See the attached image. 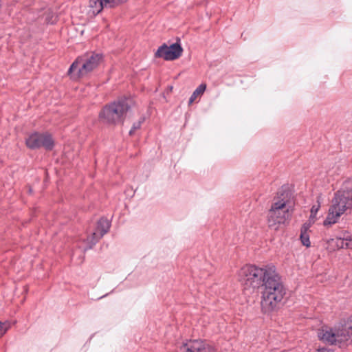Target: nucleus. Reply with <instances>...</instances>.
Returning a JSON list of instances; mask_svg holds the SVG:
<instances>
[{
	"instance_id": "f257e3e1",
	"label": "nucleus",
	"mask_w": 352,
	"mask_h": 352,
	"mask_svg": "<svg viewBox=\"0 0 352 352\" xmlns=\"http://www.w3.org/2000/svg\"><path fill=\"white\" fill-rule=\"evenodd\" d=\"M269 277L265 281L261 292V307L265 313L276 310L285 294L280 276L274 271L269 272Z\"/></svg>"
},
{
	"instance_id": "f03ea898",
	"label": "nucleus",
	"mask_w": 352,
	"mask_h": 352,
	"mask_svg": "<svg viewBox=\"0 0 352 352\" xmlns=\"http://www.w3.org/2000/svg\"><path fill=\"white\" fill-rule=\"evenodd\" d=\"M292 214V207L289 202V193H278L274 197L267 214V224L270 228L278 230L289 222Z\"/></svg>"
},
{
	"instance_id": "7ed1b4c3",
	"label": "nucleus",
	"mask_w": 352,
	"mask_h": 352,
	"mask_svg": "<svg viewBox=\"0 0 352 352\" xmlns=\"http://www.w3.org/2000/svg\"><path fill=\"white\" fill-rule=\"evenodd\" d=\"M275 269L274 265L258 267L253 265H246L239 270L237 278L244 289L254 292L263 285L269 277V272L274 271Z\"/></svg>"
},
{
	"instance_id": "20e7f679",
	"label": "nucleus",
	"mask_w": 352,
	"mask_h": 352,
	"mask_svg": "<svg viewBox=\"0 0 352 352\" xmlns=\"http://www.w3.org/2000/svg\"><path fill=\"white\" fill-rule=\"evenodd\" d=\"M352 208V189L342 188L337 191L331 201V205L324 225L336 223L347 210Z\"/></svg>"
},
{
	"instance_id": "39448f33",
	"label": "nucleus",
	"mask_w": 352,
	"mask_h": 352,
	"mask_svg": "<svg viewBox=\"0 0 352 352\" xmlns=\"http://www.w3.org/2000/svg\"><path fill=\"white\" fill-rule=\"evenodd\" d=\"M102 61V55L96 52H88L79 56L70 66L68 74L73 80L86 76L96 69Z\"/></svg>"
},
{
	"instance_id": "423d86ee",
	"label": "nucleus",
	"mask_w": 352,
	"mask_h": 352,
	"mask_svg": "<svg viewBox=\"0 0 352 352\" xmlns=\"http://www.w3.org/2000/svg\"><path fill=\"white\" fill-rule=\"evenodd\" d=\"M129 109L127 100H120L104 107L100 113V118L104 122L115 124L122 120Z\"/></svg>"
},
{
	"instance_id": "0eeeda50",
	"label": "nucleus",
	"mask_w": 352,
	"mask_h": 352,
	"mask_svg": "<svg viewBox=\"0 0 352 352\" xmlns=\"http://www.w3.org/2000/svg\"><path fill=\"white\" fill-rule=\"evenodd\" d=\"M25 143L27 146L31 149L43 147L48 151L52 150L54 145V141L48 133H34L26 139Z\"/></svg>"
},
{
	"instance_id": "6e6552de",
	"label": "nucleus",
	"mask_w": 352,
	"mask_h": 352,
	"mask_svg": "<svg viewBox=\"0 0 352 352\" xmlns=\"http://www.w3.org/2000/svg\"><path fill=\"white\" fill-rule=\"evenodd\" d=\"M109 221L107 219L101 218L97 223L96 230L92 233L91 236L87 237L85 250L91 248L109 231Z\"/></svg>"
},
{
	"instance_id": "1a4fd4ad",
	"label": "nucleus",
	"mask_w": 352,
	"mask_h": 352,
	"mask_svg": "<svg viewBox=\"0 0 352 352\" xmlns=\"http://www.w3.org/2000/svg\"><path fill=\"white\" fill-rule=\"evenodd\" d=\"M183 352H215V348L201 340H190L184 342L180 347Z\"/></svg>"
},
{
	"instance_id": "9d476101",
	"label": "nucleus",
	"mask_w": 352,
	"mask_h": 352,
	"mask_svg": "<svg viewBox=\"0 0 352 352\" xmlns=\"http://www.w3.org/2000/svg\"><path fill=\"white\" fill-rule=\"evenodd\" d=\"M182 51L181 45L178 43H173L170 46L163 45L157 50L155 56L163 58L166 60H173L182 55Z\"/></svg>"
},
{
	"instance_id": "9b49d317",
	"label": "nucleus",
	"mask_w": 352,
	"mask_h": 352,
	"mask_svg": "<svg viewBox=\"0 0 352 352\" xmlns=\"http://www.w3.org/2000/svg\"><path fill=\"white\" fill-rule=\"evenodd\" d=\"M318 336L319 339L329 344H337L336 329L329 327H323L318 330Z\"/></svg>"
},
{
	"instance_id": "f8f14e48",
	"label": "nucleus",
	"mask_w": 352,
	"mask_h": 352,
	"mask_svg": "<svg viewBox=\"0 0 352 352\" xmlns=\"http://www.w3.org/2000/svg\"><path fill=\"white\" fill-rule=\"evenodd\" d=\"M346 323L342 329H336L337 344H342L352 340V333L350 329L346 330Z\"/></svg>"
},
{
	"instance_id": "ddd939ff",
	"label": "nucleus",
	"mask_w": 352,
	"mask_h": 352,
	"mask_svg": "<svg viewBox=\"0 0 352 352\" xmlns=\"http://www.w3.org/2000/svg\"><path fill=\"white\" fill-rule=\"evenodd\" d=\"M89 8L90 14L96 16L104 8V6L101 0H90Z\"/></svg>"
},
{
	"instance_id": "4468645a",
	"label": "nucleus",
	"mask_w": 352,
	"mask_h": 352,
	"mask_svg": "<svg viewBox=\"0 0 352 352\" xmlns=\"http://www.w3.org/2000/svg\"><path fill=\"white\" fill-rule=\"evenodd\" d=\"M309 228V226L304 225L301 229V233H300V240L303 245L306 247H309L311 245L310 241H309V236L307 234V231Z\"/></svg>"
},
{
	"instance_id": "2eb2a0df",
	"label": "nucleus",
	"mask_w": 352,
	"mask_h": 352,
	"mask_svg": "<svg viewBox=\"0 0 352 352\" xmlns=\"http://www.w3.org/2000/svg\"><path fill=\"white\" fill-rule=\"evenodd\" d=\"M345 239H346V234H343V236L331 239L330 243L331 244H335L338 248H346V240Z\"/></svg>"
},
{
	"instance_id": "dca6fc26",
	"label": "nucleus",
	"mask_w": 352,
	"mask_h": 352,
	"mask_svg": "<svg viewBox=\"0 0 352 352\" xmlns=\"http://www.w3.org/2000/svg\"><path fill=\"white\" fill-rule=\"evenodd\" d=\"M206 89V85L204 83L201 84L192 93L191 95L190 99H189V104H192L196 98L199 96L202 95Z\"/></svg>"
},
{
	"instance_id": "f3484780",
	"label": "nucleus",
	"mask_w": 352,
	"mask_h": 352,
	"mask_svg": "<svg viewBox=\"0 0 352 352\" xmlns=\"http://www.w3.org/2000/svg\"><path fill=\"white\" fill-rule=\"evenodd\" d=\"M320 208V204L318 201L317 204L312 206L311 208V214L309 217V222L314 223L316 219V214Z\"/></svg>"
},
{
	"instance_id": "a211bd4d",
	"label": "nucleus",
	"mask_w": 352,
	"mask_h": 352,
	"mask_svg": "<svg viewBox=\"0 0 352 352\" xmlns=\"http://www.w3.org/2000/svg\"><path fill=\"white\" fill-rule=\"evenodd\" d=\"M10 324L9 322H0V338L2 337L6 331L10 329Z\"/></svg>"
},
{
	"instance_id": "6ab92c4d",
	"label": "nucleus",
	"mask_w": 352,
	"mask_h": 352,
	"mask_svg": "<svg viewBox=\"0 0 352 352\" xmlns=\"http://www.w3.org/2000/svg\"><path fill=\"white\" fill-rule=\"evenodd\" d=\"M144 118H141L138 121L135 122L133 124L132 129L130 130L129 134L131 135H132L136 130L139 129L140 128L142 124L144 122Z\"/></svg>"
},
{
	"instance_id": "aec40b11",
	"label": "nucleus",
	"mask_w": 352,
	"mask_h": 352,
	"mask_svg": "<svg viewBox=\"0 0 352 352\" xmlns=\"http://www.w3.org/2000/svg\"><path fill=\"white\" fill-rule=\"evenodd\" d=\"M345 239L346 240V248L352 249V237L346 234V239Z\"/></svg>"
},
{
	"instance_id": "412c9836",
	"label": "nucleus",
	"mask_w": 352,
	"mask_h": 352,
	"mask_svg": "<svg viewBox=\"0 0 352 352\" xmlns=\"http://www.w3.org/2000/svg\"><path fill=\"white\" fill-rule=\"evenodd\" d=\"M315 352H333L331 350L326 348H321L316 350Z\"/></svg>"
},
{
	"instance_id": "4be33fe9",
	"label": "nucleus",
	"mask_w": 352,
	"mask_h": 352,
	"mask_svg": "<svg viewBox=\"0 0 352 352\" xmlns=\"http://www.w3.org/2000/svg\"><path fill=\"white\" fill-rule=\"evenodd\" d=\"M52 18H53V16H52V18H51V19H50V18H49V16H47L45 17V20L48 23H54V21H55V19H53Z\"/></svg>"
}]
</instances>
